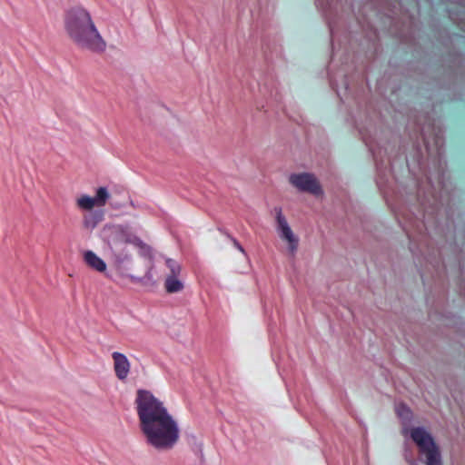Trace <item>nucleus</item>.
Segmentation results:
<instances>
[{
    "instance_id": "1",
    "label": "nucleus",
    "mask_w": 465,
    "mask_h": 465,
    "mask_svg": "<svg viewBox=\"0 0 465 465\" xmlns=\"http://www.w3.org/2000/svg\"><path fill=\"white\" fill-rule=\"evenodd\" d=\"M135 405L147 444L158 450L172 449L179 440L180 430L163 403L151 391L138 390Z\"/></svg>"
},
{
    "instance_id": "2",
    "label": "nucleus",
    "mask_w": 465,
    "mask_h": 465,
    "mask_svg": "<svg viewBox=\"0 0 465 465\" xmlns=\"http://www.w3.org/2000/svg\"><path fill=\"white\" fill-rule=\"evenodd\" d=\"M65 30L76 46L101 54L106 49V42L94 25L90 13L82 8L71 9L65 17Z\"/></svg>"
},
{
    "instance_id": "3",
    "label": "nucleus",
    "mask_w": 465,
    "mask_h": 465,
    "mask_svg": "<svg viewBox=\"0 0 465 465\" xmlns=\"http://www.w3.org/2000/svg\"><path fill=\"white\" fill-rule=\"evenodd\" d=\"M419 451L418 460L411 451L405 450L404 457L410 465H442L441 454L430 433L423 427H414L408 431Z\"/></svg>"
},
{
    "instance_id": "4",
    "label": "nucleus",
    "mask_w": 465,
    "mask_h": 465,
    "mask_svg": "<svg viewBox=\"0 0 465 465\" xmlns=\"http://www.w3.org/2000/svg\"><path fill=\"white\" fill-rule=\"evenodd\" d=\"M102 233L116 263L130 261L131 255L125 250V245L129 242L128 233L121 225H105Z\"/></svg>"
},
{
    "instance_id": "5",
    "label": "nucleus",
    "mask_w": 465,
    "mask_h": 465,
    "mask_svg": "<svg viewBox=\"0 0 465 465\" xmlns=\"http://www.w3.org/2000/svg\"><path fill=\"white\" fill-rule=\"evenodd\" d=\"M275 216L276 231L281 239L288 243V249L291 253H295L299 245V239L291 229L286 217L282 213V207L276 206L272 211Z\"/></svg>"
},
{
    "instance_id": "6",
    "label": "nucleus",
    "mask_w": 465,
    "mask_h": 465,
    "mask_svg": "<svg viewBox=\"0 0 465 465\" xmlns=\"http://www.w3.org/2000/svg\"><path fill=\"white\" fill-rule=\"evenodd\" d=\"M289 183L301 193L319 195L322 193V187L314 176L310 173H294L290 174Z\"/></svg>"
},
{
    "instance_id": "7",
    "label": "nucleus",
    "mask_w": 465,
    "mask_h": 465,
    "mask_svg": "<svg viewBox=\"0 0 465 465\" xmlns=\"http://www.w3.org/2000/svg\"><path fill=\"white\" fill-rule=\"evenodd\" d=\"M112 358L114 361V371L115 376L120 381H124L130 372L131 364L129 360L124 353L118 351L113 352Z\"/></svg>"
},
{
    "instance_id": "8",
    "label": "nucleus",
    "mask_w": 465,
    "mask_h": 465,
    "mask_svg": "<svg viewBox=\"0 0 465 465\" xmlns=\"http://www.w3.org/2000/svg\"><path fill=\"white\" fill-rule=\"evenodd\" d=\"M428 181L430 186V191L429 192V194L432 196L433 199H437V194L440 193L445 188V182H444V173L442 171L441 162L440 159L439 160V167L435 173H430L428 176Z\"/></svg>"
},
{
    "instance_id": "9",
    "label": "nucleus",
    "mask_w": 465,
    "mask_h": 465,
    "mask_svg": "<svg viewBox=\"0 0 465 465\" xmlns=\"http://www.w3.org/2000/svg\"><path fill=\"white\" fill-rule=\"evenodd\" d=\"M400 215L402 216L404 220V224L402 225L403 230L406 232L408 237L411 241H414V232H421L422 229L425 227L423 222H420L417 219H412L410 215L399 214L397 213L398 219L400 220Z\"/></svg>"
},
{
    "instance_id": "10",
    "label": "nucleus",
    "mask_w": 465,
    "mask_h": 465,
    "mask_svg": "<svg viewBox=\"0 0 465 465\" xmlns=\"http://www.w3.org/2000/svg\"><path fill=\"white\" fill-rule=\"evenodd\" d=\"M84 262L93 270L98 272H104L106 271V263L103 259L96 255L93 251H84L83 253Z\"/></svg>"
},
{
    "instance_id": "11",
    "label": "nucleus",
    "mask_w": 465,
    "mask_h": 465,
    "mask_svg": "<svg viewBox=\"0 0 465 465\" xmlns=\"http://www.w3.org/2000/svg\"><path fill=\"white\" fill-rule=\"evenodd\" d=\"M396 413L400 420L402 422L403 428H402V434L408 435V431L410 430L407 428V425L411 422L412 418V412L405 404L399 403L396 405Z\"/></svg>"
},
{
    "instance_id": "12",
    "label": "nucleus",
    "mask_w": 465,
    "mask_h": 465,
    "mask_svg": "<svg viewBox=\"0 0 465 465\" xmlns=\"http://www.w3.org/2000/svg\"><path fill=\"white\" fill-rule=\"evenodd\" d=\"M103 213L99 211L91 212L84 216V226L88 230H94L103 220Z\"/></svg>"
},
{
    "instance_id": "13",
    "label": "nucleus",
    "mask_w": 465,
    "mask_h": 465,
    "mask_svg": "<svg viewBox=\"0 0 465 465\" xmlns=\"http://www.w3.org/2000/svg\"><path fill=\"white\" fill-rule=\"evenodd\" d=\"M183 282L178 279V276H167L164 282V288L168 293H175L183 291Z\"/></svg>"
},
{
    "instance_id": "14",
    "label": "nucleus",
    "mask_w": 465,
    "mask_h": 465,
    "mask_svg": "<svg viewBox=\"0 0 465 465\" xmlns=\"http://www.w3.org/2000/svg\"><path fill=\"white\" fill-rule=\"evenodd\" d=\"M94 198L96 203V206L103 207L105 205L108 199L110 198V193L106 187H99L96 190V193Z\"/></svg>"
},
{
    "instance_id": "15",
    "label": "nucleus",
    "mask_w": 465,
    "mask_h": 465,
    "mask_svg": "<svg viewBox=\"0 0 465 465\" xmlns=\"http://www.w3.org/2000/svg\"><path fill=\"white\" fill-rule=\"evenodd\" d=\"M77 206L82 210H92L96 206V203L94 197L83 195L77 199Z\"/></svg>"
},
{
    "instance_id": "16",
    "label": "nucleus",
    "mask_w": 465,
    "mask_h": 465,
    "mask_svg": "<svg viewBox=\"0 0 465 465\" xmlns=\"http://www.w3.org/2000/svg\"><path fill=\"white\" fill-rule=\"evenodd\" d=\"M165 264L170 270V274L168 276H179L182 271V267L180 263H178L176 261L167 258L165 260Z\"/></svg>"
},
{
    "instance_id": "17",
    "label": "nucleus",
    "mask_w": 465,
    "mask_h": 465,
    "mask_svg": "<svg viewBox=\"0 0 465 465\" xmlns=\"http://www.w3.org/2000/svg\"><path fill=\"white\" fill-rule=\"evenodd\" d=\"M371 150L372 151L373 158H374V160L376 162V165H377V171H378V175H379V178L377 180V184L381 187L383 185V182L381 180V176L383 175L382 170H381V163H380L378 162V153L372 148H371Z\"/></svg>"
},
{
    "instance_id": "18",
    "label": "nucleus",
    "mask_w": 465,
    "mask_h": 465,
    "mask_svg": "<svg viewBox=\"0 0 465 465\" xmlns=\"http://www.w3.org/2000/svg\"><path fill=\"white\" fill-rule=\"evenodd\" d=\"M228 239H230V241L232 242L233 246L235 248H237L241 252H242L243 254H246L245 253V251L244 249L242 248V246L240 244V242L234 238L232 237L229 232H225V231H223V230H220Z\"/></svg>"
},
{
    "instance_id": "19",
    "label": "nucleus",
    "mask_w": 465,
    "mask_h": 465,
    "mask_svg": "<svg viewBox=\"0 0 465 465\" xmlns=\"http://www.w3.org/2000/svg\"><path fill=\"white\" fill-rule=\"evenodd\" d=\"M435 145H436V154L439 157H440V155H441L440 149H441V145H442V141L439 135H436V137H435Z\"/></svg>"
},
{
    "instance_id": "20",
    "label": "nucleus",
    "mask_w": 465,
    "mask_h": 465,
    "mask_svg": "<svg viewBox=\"0 0 465 465\" xmlns=\"http://www.w3.org/2000/svg\"><path fill=\"white\" fill-rule=\"evenodd\" d=\"M126 277H128L133 282L144 283V278L136 277V276L132 275V274H127Z\"/></svg>"
},
{
    "instance_id": "21",
    "label": "nucleus",
    "mask_w": 465,
    "mask_h": 465,
    "mask_svg": "<svg viewBox=\"0 0 465 465\" xmlns=\"http://www.w3.org/2000/svg\"><path fill=\"white\" fill-rule=\"evenodd\" d=\"M316 4L319 8L322 9V11H325L327 5H329L327 0H316Z\"/></svg>"
},
{
    "instance_id": "22",
    "label": "nucleus",
    "mask_w": 465,
    "mask_h": 465,
    "mask_svg": "<svg viewBox=\"0 0 465 465\" xmlns=\"http://www.w3.org/2000/svg\"><path fill=\"white\" fill-rule=\"evenodd\" d=\"M143 278H144V282H153V276L151 268L146 272Z\"/></svg>"
},
{
    "instance_id": "23",
    "label": "nucleus",
    "mask_w": 465,
    "mask_h": 465,
    "mask_svg": "<svg viewBox=\"0 0 465 465\" xmlns=\"http://www.w3.org/2000/svg\"><path fill=\"white\" fill-rule=\"evenodd\" d=\"M330 84L333 89L338 88V84L336 82V79L332 76H330Z\"/></svg>"
},
{
    "instance_id": "24",
    "label": "nucleus",
    "mask_w": 465,
    "mask_h": 465,
    "mask_svg": "<svg viewBox=\"0 0 465 465\" xmlns=\"http://www.w3.org/2000/svg\"><path fill=\"white\" fill-rule=\"evenodd\" d=\"M328 25H329V28H330V33H331V37H333V35H334V28L331 23V21L328 22Z\"/></svg>"
},
{
    "instance_id": "25",
    "label": "nucleus",
    "mask_w": 465,
    "mask_h": 465,
    "mask_svg": "<svg viewBox=\"0 0 465 465\" xmlns=\"http://www.w3.org/2000/svg\"><path fill=\"white\" fill-rule=\"evenodd\" d=\"M424 140H425L426 146H427V148H428V152H429V153H431V152H430V151H431V149H430V143H429V141H427V138H426V136H425V135H424Z\"/></svg>"
},
{
    "instance_id": "26",
    "label": "nucleus",
    "mask_w": 465,
    "mask_h": 465,
    "mask_svg": "<svg viewBox=\"0 0 465 465\" xmlns=\"http://www.w3.org/2000/svg\"><path fill=\"white\" fill-rule=\"evenodd\" d=\"M344 87H345V89H347V88H348V84H347V83H346V82H344Z\"/></svg>"
}]
</instances>
